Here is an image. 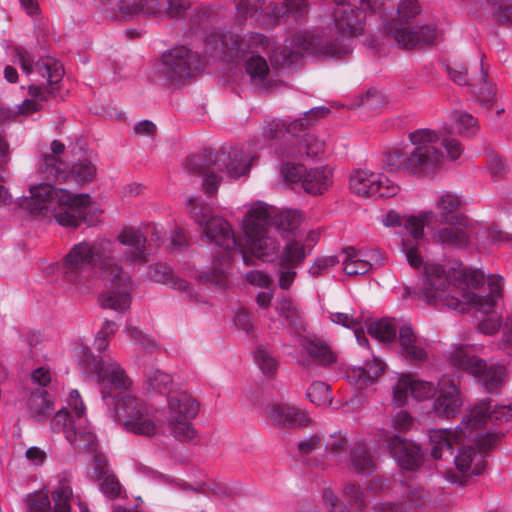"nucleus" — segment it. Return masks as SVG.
<instances>
[{
  "mask_svg": "<svg viewBox=\"0 0 512 512\" xmlns=\"http://www.w3.org/2000/svg\"><path fill=\"white\" fill-rule=\"evenodd\" d=\"M302 355L309 359L303 360V363L309 366L311 363L330 366L337 360V355L332 349L321 341L305 339L301 343Z\"/></svg>",
  "mask_w": 512,
  "mask_h": 512,
  "instance_id": "30",
  "label": "nucleus"
},
{
  "mask_svg": "<svg viewBox=\"0 0 512 512\" xmlns=\"http://www.w3.org/2000/svg\"><path fill=\"white\" fill-rule=\"evenodd\" d=\"M329 319L336 324L342 325L349 329H356L362 324L364 318L362 315L356 314L354 311L349 312H330Z\"/></svg>",
  "mask_w": 512,
  "mask_h": 512,
  "instance_id": "57",
  "label": "nucleus"
},
{
  "mask_svg": "<svg viewBox=\"0 0 512 512\" xmlns=\"http://www.w3.org/2000/svg\"><path fill=\"white\" fill-rule=\"evenodd\" d=\"M116 332V324L112 321L106 320L101 330L96 334L94 340V347L99 352H104L109 345V342Z\"/></svg>",
  "mask_w": 512,
  "mask_h": 512,
  "instance_id": "56",
  "label": "nucleus"
},
{
  "mask_svg": "<svg viewBox=\"0 0 512 512\" xmlns=\"http://www.w3.org/2000/svg\"><path fill=\"white\" fill-rule=\"evenodd\" d=\"M485 403V405L488 407V409L485 411V423L480 427V431H482V428L486 425L488 419L495 420V421H508L512 419V409L508 406H500L493 411H490L491 406L490 403L486 401H480L476 403L471 409L476 408L480 404Z\"/></svg>",
  "mask_w": 512,
  "mask_h": 512,
  "instance_id": "59",
  "label": "nucleus"
},
{
  "mask_svg": "<svg viewBox=\"0 0 512 512\" xmlns=\"http://www.w3.org/2000/svg\"><path fill=\"white\" fill-rule=\"evenodd\" d=\"M343 495L356 506L354 509H349L344 506L335 497L331 489H324L322 492V501L330 512H360L365 506L364 492L361 488L353 483H348L343 487Z\"/></svg>",
  "mask_w": 512,
  "mask_h": 512,
  "instance_id": "27",
  "label": "nucleus"
},
{
  "mask_svg": "<svg viewBox=\"0 0 512 512\" xmlns=\"http://www.w3.org/2000/svg\"><path fill=\"white\" fill-rule=\"evenodd\" d=\"M197 68L196 54L180 46L163 55L159 71L167 82L178 84L191 78Z\"/></svg>",
  "mask_w": 512,
  "mask_h": 512,
  "instance_id": "18",
  "label": "nucleus"
},
{
  "mask_svg": "<svg viewBox=\"0 0 512 512\" xmlns=\"http://www.w3.org/2000/svg\"><path fill=\"white\" fill-rule=\"evenodd\" d=\"M328 113L329 109L326 107H315L306 112L303 118L296 119L289 124L286 123V132L288 135L286 141L291 144L294 140L299 138L295 135L297 131H301L305 127L312 125L317 119L324 117Z\"/></svg>",
  "mask_w": 512,
  "mask_h": 512,
  "instance_id": "37",
  "label": "nucleus"
},
{
  "mask_svg": "<svg viewBox=\"0 0 512 512\" xmlns=\"http://www.w3.org/2000/svg\"><path fill=\"white\" fill-rule=\"evenodd\" d=\"M391 426L399 432L409 431L413 427V418L408 412L401 410L391 418Z\"/></svg>",
  "mask_w": 512,
  "mask_h": 512,
  "instance_id": "64",
  "label": "nucleus"
},
{
  "mask_svg": "<svg viewBox=\"0 0 512 512\" xmlns=\"http://www.w3.org/2000/svg\"><path fill=\"white\" fill-rule=\"evenodd\" d=\"M237 15L243 19L255 17L256 21L266 27H273L289 19L297 22L308 11L307 0H283L280 4L269 3L264 0H238L236 4Z\"/></svg>",
  "mask_w": 512,
  "mask_h": 512,
  "instance_id": "14",
  "label": "nucleus"
},
{
  "mask_svg": "<svg viewBox=\"0 0 512 512\" xmlns=\"http://www.w3.org/2000/svg\"><path fill=\"white\" fill-rule=\"evenodd\" d=\"M332 183V171L329 168H315L306 171L303 177L304 190L313 195L321 194Z\"/></svg>",
  "mask_w": 512,
  "mask_h": 512,
  "instance_id": "34",
  "label": "nucleus"
},
{
  "mask_svg": "<svg viewBox=\"0 0 512 512\" xmlns=\"http://www.w3.org/2000/svg\"><path fill=\"white\" fill-rule=\"evenodd\" d=\"M29 193L21 205L34 215L54 218L61 226L76 227L81 222L90 223L88 214L95 210L88 194L74 195L50 184L31 186Z\"/></svg>",
  "mask_w": 512,
  "mask_h": 512,
  "instance_id": "7",
  "label": "nucleus"
},
{
  "mask_svg": "<svg viewBox=\"0 0 512 512\" xmlns=\"http://www.w3.org/2000/svg\"><path fill=\"white\" fill-rule=\"evenodd\" d=\"M349 188L353 194L364 198L392 197L399 191L398 185L386 176L367 169H358L351 173Z\"/></svg>",
  "mask_w": 512,
  "mask_h": 512,
  "instance_id": "20",
  "label": "nucleus"
},
{
  "mask_svg": "<svg viewBox=\"0 0 512 512\" xmlns=\"http://www.w3.org/2000/svg\"><path fill=\"white\" fill-rule=\"evenodd\" d=\"M78 366L84 374L96 375L101 389L102 399L112 409V416L122 422L123 428L133 434L153 437L160 426L156 421L157 409L133 395L118 399L121 391L132 386L122 366L112 358L97 359L88 347L81 348L77 354Z\"/></svg>",
  "mask_w": 512,
  "mask_h": 512,
  "instance_id": "3",
  "label": "nucleus"
},
{
  "mask_svg": "<svg viewBox=\"0 0 512 512\" xmlns=\"http://www.w3.org/2000/svg\"><path fill=\"white\" fill-rule=\"evenodd\" d=\"M162 0H122L119 10L125 16H134L140 13L155 14L160 10Z\"/></svg>",
  "mask_w": 512,
  "mask_h": 512,
  "instance_id": "40",
  "label": "nucleus"
},
{
  "mask_svg": "<svg viewBox=\"0 0 512 512\" xmlns=\"http://www.w3.org/2000/svg\"><path fill=\"white\" fill-rule=\"evenodd\" d=\"M309 253L306 247L298 240L289 241L279 256V265L282 267H297Z\"/></svg>",
  "mask_w": 512,
  "mask_h": 512,
  "instance_id": "39",
  "label": "nucleus"
},
{
  "mask_svg": "<svg viewBox=\"0 0 512 512\" xmlns=\"http://www.w3.org/2000/svg\"><path fill=\"white\" fill-rule=\"evenodd\" d=\"M254 357L257 365L264 374L272 375L276 372L278 362L266 347H258Z\"/></svg>",
  "mask_w": 512,
  "mask_h": 512,
  "instance_id": "53",
  "label": "nucleus"
},
{
  "mask_svg": "<svg viewBox=\"0 0 512 512\" xmlns=\"http://www.w3.org/2000/svg\"><path fill=\"white\" fill-rule=\"evenodd\" d=\"M69 175L79 183L91 182L96 177V167L91 160L81 159L73 164Z\"/></svg>",
  "mask_w": 512,
  "mask_h": 512,
  "instance_id": "47",
  "label": "nucleus"
},
{
  "mask_svg": "<svg viewBox=\"0 0 512 512\" xmlns=\"http://www.w3.org/2000/svg\"><path fill=\"white\" fill-rule=\"evenodd\" d=\"M185 168L190 174L203 176L204 192L214 195L225 175L230 178L245 175L250 168V159L242 149L231 148L218 151L206 164L201 156H192L187 160Z\"/></svg>",
  "mask_w": 512,
  "mask_h": 512,
  "instance_id": "10",
  "label": "nucleus"
},
{
  "mask_svg": "<svg viewBox=\"0 0 512 512\" xmlns=\"http://www.w3.org/2000/svg\"><path fill=\"white\" fill-rule=\"evenodd\" d=\"M333 23L335 38L320 39L310 32L295 34L287 40L283 48L274 49L272 61L282 67H289L297 62L302 51H310L323 57L342 58L352 51L350 39L363 30L365 14L356 10L345 0H334ZM331 37H334L332 35Z\"/></svg>",
  "mask_w": 512,
  "mask_h": 512,
  "instance_id": "4",
  "label": "nucleus"
},
{
  "mask_svg": "<svg viewBox=\"0 0 512 512\" xmlns=\"http://www.w3.org/2000/svg\"><path fill=\"white\" fill-rule=\"evenodd\" d=\"M72 488L67 480L59 481L58 487L52 493L55 512H71Z\"/></svg>",
  "mask_w": 512,
  "mask_h": 512,
  "instance_id": "44",
  "label": "nucleus"
},
{
  "mask_svg": "<svg viewBox=\"0 0 512 512\" xmlns=\"http://www.w3.org/2000/svg\"><path fill=\"white\" fill-rule=\"evenodd\" d=\"M464 399L460 388L452 383L441 381L437 397L433 402V411L439 418H454L456 417L463 406Z\"/></svg>",
  "mask_w": 512,
  "mask_h": 512,
  "instance_id": "24",
  "label": "nucleus"
},
{
  "mask_svg": "<svg viewBox=\"0 0 512 512\" xmlns=\"http://www.w3.org/2000/svg\"><path fill=\"white\" fill-rule=\"evenodd\" d=\"M148 277L154 282L163 283L175 290L190 293L189 283L174 275L173 271L165 264H155L150 267Z\"/></svg>",
  "mask_w": 512,
  "mask_h": 512,
  "instance_id": "35",
  "label": "nucleus"
},
{
  "mask_svg": "<svg viewBox=\"0 0 512 512\" xmlns=\"http://www.w3.org/2000/svg\"><path fill=\"white\" fill-rule=\"evenodd\" d=\"M302 220L298 210H277L262 201L251 204L242 220L251 255L261 258L274 254L278 249L277 240L269 234V225H273L283 237H288L299 228Z\"/></svg>",
  "mask_w": 512,
  "mask_h": 512,
  "instance_id": "6",
  "label": "nucleus"
},
{
  "mask_svg": "<svg viewBox=\"0 0 512 512\" xmlns=\"http://www.w3.org/2000/svg\"><path fill=\"white\" fill-rule=\"evenodd\" d=\"M346 461L348 469L361 476L371 475L377 467L372 449L364 440L356 441L350 446Z\"/></svg>",
  "mask_w": 512,
  "mask_h": 512,
  "instance_id": "26",
  "label": "nucleus"
},
{
  "mask_svg": "<svg viewBox=\"0 0 512 512\" xmlns=\"http://www.w3.org/2000/svg\"><path fill=\"white\" fill-rule=\"evenodd\" d=\"M446 226L437 229L432 238L444 246L457 249L466 248L474 235V223L469 219H460L455 222L444 223Z\"/></svg>",
  "mask_w": 512,
  "mask_h": 512,
  "instance_id": "21",
  "label": "nucleus"
},
{
  "mask_svg": "<svg viewBox=\"0 0 512 512\" xmlns=\"http://www.w3.org/2000/svg\"><path fill=\"white\" fill-rule=\"evenodd\" d=\"M265 413L272 424L278 427L293 429L311 423V418L305 410L288 403L268 405Z\"/></svg>",
  "mask_w": 512,
  "mask_h": 512,
  "instance_id": "22",
  "label": "nucleus"
},
{
  "mask_svg": "<svg viewBox=\"0 0 512 512\" xmlns=\"http://www.w3.org/2000/svg\"><path fill=\"white\" fill-rule=\"evenodd\" d=\"M450 78L458 85H468L470 92L476 96L477 102L491 109L495 101L493 85L488 81V72L481 59L480 70L477 75L467 77V69L463 64H453L447 67Z\"/></svg>",
  "mask_w": 512,
  "mask_h": 512,
  "instance_id": "19",
  "label": "nucleus"
},
{
  "mask_svg": "<svg viewBox=\"0 0 512 512\" xmlns=\"http://www.w3.org/2000/svg\"><path fill=\"white\" fill-rule=\"evenodd\" d=\"M446 357L452 366L477 378L489 391L502 383L503 368L494 364L488 365L484 360L472 354L467 346H451L446 352Z\"/></svg>",
  "mask_w": 512,
  "mask_h": 512,
  "instance_id": "17",
  "label": "nucleus"
},
{
  "mask_svg": "<svg viewBox=\"0 0 512 512\" xmlns=\"http://www.w3.org/2000/svg\"><path fill=\"white\" fill-rule=\"evenodd\" d=\"M118 241L119 244L110 240L76 244L65 257L62 269L65 279L81 289L88 282L92 270L98 267L104 284L99 296L101 307L125 312L130 308L134 285L131 277L114 260L122 252L127 262H146V239L139 230L125 228Z\"/></svg>",
  "mask_w": 512,
  "mask_h": 512,
  "instance_id": "1",
  "label": "nucleus"
},
{
  "mask_svg": "<svg viewBox=\"0 0 512 512\" xmlns=\"http://www.w3.org/2000/svg\"><path fill=\"white\" fill-rule=\"evenodd\" d=\"M343 254V270L349 276L363 275L373 266H381L384 261L378 250H356L354 247H347Z\"/></svg>",
  "mask_w": 512,
  "mask_h": 512,
  "instance_id": "23",
  "label": "nucleus"
},
{
  "mask_svg": "<svg viewBox=\"0 0 512 512\" xmlns=\"http://www.w3.org/2000/svg\"><path fill=\"white\" fill-rule=\"evenodd\" d=\"M276 311L279 316L286 319L290 325L297 327L300 324V313L296 304L287 297H284L276 305Z\"/></svg>",
  "mask_w": 512,
  "mask_h": 512,
  "instance_id": "51",
  "label": "nucleus"
},
{
  "mask_svg": "<svg viewBox=\"0 0 512 512\" xmlns=\"http://www.w3.org/2000/svg\"><path fill=\"white\" fill-rule=\"evenodd\" d=\"M100 489L110 499H115L121 494V485L115 475L103 470L99 475Z\"/></svg>",
  "mask_w": 512,
  "mask_h": 512,
  "instance_id": "54",
  "label": "nucleus"
},
{
  "mask_svg": "<svg viewBox=\"0 0 512 512\" xmlns=\"http://www.w3.org/2000/svg\"><path fill=\"white\" fill-rule=\"evenodd\" d=\"M281 173L285 181L291 183L301 182L303 184V177L306 170L303 165L300 164H286L281 169Z\"/></svg>",
  "mask_w": 512,
  "mask_h": 512,
  "instance_id": "63",
  "label": "nucleus"
},
{
  "mask_svg": "<svg viewBox=\"0 0 512 512\" xmlns=\"http://www.w3.org/2000/svg\"><path fill=\"white\" fill-rule=\"evenodd\" d=\"M408 140L410 147L390 152L384 159L390 170L401 171L408 176H427L440 169L444 158L439 147L440 141L450 160H457L464 151L459 140L443 137L440 132L428 128L410 132Z\"/></svg>",
  "mask_w": 512,
  "mask_h": 512,
  "instance_id": "5",
  "label": "nucleus"
},
{
  "mask_svg": "<svg viewBox=\"0 0 512 512\" xmlns=\"http://www.w3.org/2000/svg\"><path fill=\"white\" fill-rule=\"evenodd\" d=\"M245 69L255 83L264 81L269 73L266 60L258 54L252 55L246 60Z\"/></svg>",
  "mask_w": 512,
  "mask_h": 512,
  "instance_id": "46",
  "label": "nucleus"
},
{
  "mask_svg": "<svg viewBox=\"0 0 512 512\" xmlns=\"http://www.w3.org/2000/svg\"><path fill=\"white\" fill-rule=\"evenodd\" d=\"M205 53L226 62L239 61L247 55H257L269 48L268 38L260 33L240 35L233 32L213 30L205 39Z\"/></svg>",
  "mask_w": 512,
  "mask_h": 512,
  "instance_id": "11",
  "label": "nucleus"
},
{
  "mask_svg": "<svg viewBox=\"0 0 512 512\" xmlns=\"http://www.w3.org/2000/svg\"><path fill=\"white\" fill-rule=\"evenodd\" d=\"M202 227L205 237L211 243L223 249L202 277L216 288L226 289L230 283L229 274L233 255L239 252L245 264H250L248 254H251V252L248 250L247 238L245 237L244 244L238 243L229 222L219 216L210 217Z\"/></svg>",
  "mask_w": 512,
  "mask_h": 512,
  "instance_id": "8",
  "label": "nucleus"
},
{
  "mask_svg": "<svg viewBox=\"0 0 512 512\" xmlns=\"http://www.w3.org/2000/svg\"><path fill=\"white\" fill-rule=\"evenodd\" d=\"M339 262L336 256H322L315 259L309 269V273L318 276L321 273L333 268Z\"/></svg>",
  "mask_w": 512,
  "mask_h": 512,
  "instance_id": "62",
  "label": "nucleus"
},
{
  "mask_svg": "<svg viewBox=\"0 0 512 512\" xmlns=\"http://www.w3.org/2000/svg\"><path fill=\"white\" fill-rule=\"evenodd\" d=\"M199 412V404L186 392L168 394L167 427L171 435L181 442H194L198 433L191 420Z\"/></svg>",
  "mask_w": 512,
  "mask_h": 512,
  "instance_id": "16",
  "label": "nucleus"
},
{
  "mask_svg": "<svg viewBox=\"0 0 512 512\" xmlns=\"http://www.w3.org/2000/svg\"><path fill=\"white\" fill-rule=\"evenodd\" d=\"M147 384L151 390L163 394L170 390L172 378L169 374L159 369H152L147 374Z\"/></svg>",
  "mask_w": 512,
  "mask_h": 512,
  "instance_id": "50",
  "label": "nucleus"
},
{
  "mask_svg": "<svg viewBox=\"0 0 512 512\" xmlns=\"http://www.w3.org/2000/svg\"><path fill=\"white\" fill-rule=\"evenodd\" d=\"M399 344L402 355L411 362L418 363L427 359V352L421 345L410 326L399 328Z\"/></svg>",
  "mask_w": 512,
  "mask_h": 512,
  "instance_id": "32",
  "label": "nucleus"
},
{
  "mask_svg": "<svg viewBox=\"0 0 512 512\" xmlns=\"http://www.w3.org/2000/svg\"><path fill=\"white\" fill-rule=\"evenodd\" d=\"M16 62L20 65L22 71L27 75L40 76L45 79L49 87L42 85H29L28 94L31 98L25 99L17 110H12L16 115H29L40 111L43 103L55 93L54 85L58 84L64 75L62 64L52 57H44L34 61L31 53L23 48L16 49Z\"/></svg>",
  "mask_w": 512,
  "mask_h": 512,
  "instance_id": "9",
  "label": "nucleus"
},
{
  "mask_svg": "<svg viewBox=\"0 0 512 512\" xmlns=\"http://www.w3.org/2000/svg\"><path fill=\"white\" fill-rule=\"evenodd\" d=\"M324 149V141L313 134H304L289 144V147L280 148L279 154L286 157H317L324 153Z\"/></svg>",
  "mask_w": 512,
  "mask_h": 512,
  "instance_id": "29",
  "label": "nucleus"
},
{
  "mask_svg": "<svg viewBox=\"0 0 512 512\" xmlns=\"http://www.w3.org/2000/svg\"><path fill=\"white\" fill-rule=\"evenodd\" d=\"M433 211H424L405 219L403 226L407 233L417 241L423 237L424 227L433 218Z\"/></svg>",
  "mask_w": 512,
  "mask_h": 512,
  "instance_id": "42",
  "label": "nucleus"
},
{
  "mask_svg": "<svg viewBox=\"0 0 512 512\" xmlns=\"http://www.w3.org/2000/svg\"><path fill=\"white\" fill-rule=\"evenodd\" d=\"M86 407L77 390H72L67 399V406L60 409L53 417V425L62 429L66 439L74 449H92L95 435L85 418Z\"/></svg>",
  "mask_w": 512,
  "mask_h": 512,
  "instance_id": "13",
  "label": "nucleus"
},
{
  "mask_svg": "<svg viewBox=\"0 0 512 512\" xmlns=\"http://www.w3.org/2000/svg\"><path fill=\"white\" fill-rule=\"evenodd\" d=\"M435 206L439 212L441 223H450L460 219H467L458 212L460 207L459 197L451 192L442 193L438 197Z\"/></svg>",
  "mask_w": 512,
  "mask_h": 512,
  "instance_id": "36",
  "label": "nucleus"
},
{
  "mask_svg": "<svg viewBox=\"0 0 512 512\" xmlns=\"http://www.w3.org/2000/svg\"><path fill=\"white\" fill-rule=\"evenodd\" d=\"M185 205L190 217L201 226L212 217V207L203 200L189 196L185 200Z\"/></svg>",
  "mask_w": 512,
  "mask_h": 512,
  "instance_id": "45",
  "label": "nucleus"
},
{
  "mask_svg": "<svg viewBox=\"0 0 512 512\" xmlns=\"http://www.w3.org/2000/svg\"><path fill=\"white\" fill-rule=\"evenodd\" d=\"M61 166L62 163L57 156L45 155L39 164V170L46 179H59L64 174Z\"/></svg>",
  "mask_w": 512,
  "mask_h": 512,
  "instance_id": "52",
  "label": "nucleus"
},
{
  "mask_svg": "<svg viewBox=\"0 0 512 512\" xmlns=\"http://www.w3.org/2000/svg\"><path fill=\"white\" fill-rule=\"evenodd\" d=\"M420 13V6L417 0H402L398 6L397 20L409 21Z\"/></svg>",
  "mask_w": 512,
  "mask_h": 512,
  "instance_id": "61",
  "label": "nucleus"
},
{
  "mask_svg": "<svg viewBox=\"0 0 512 512\" xmlns=\"http://www.w3.org/2000/svg\"><path fill=\"white\" fill-rule=\"evenodd\" d=\"M387 448L403 469L414 470L422 463L420 447L398 435L388 437Z\"/></svg>",
  "mask_w": 512,
  "mask_h": 512,
  "instance_id": "25",
  "label": "nucleus"
},
{
  "mask_svg": "<svg viewBox=\"0 0 512 512\" xmlns=\"http://www.w3.org/2000/svg\"><path fill=\"white\" fill-rule=\"evenodd\" d=\"M307 399L316 406H327L332 402L330 387L320 381L310 385L306 392Z\"/></svg>",
  "mask_w": 512,
  "mask_h": 512,
  "instance_id": "48",
  "label": "nucleus"
},
{
  "mask_svg": "<svg viewBox=\"0 0 512 512\" xmlns=\"http://www.w3.org/2000/svg\"><path fill=\"white\" fill-rule=\"evenodd\" d=\"M403 503H397L405 512L423 510L432 503V494L423 485L418 483L406 486L403 493Z\"/></svg>",
  "mask_w": 512,
  "mask_h": 512,
  "instance_id": "33",
  "label": "nucleus"
},
{
  "mask_svg": "<svg viewBox=\"0 0 512 512\" xmlns=\"http://www.w3.org/2000/svg\"><path fill=\"white\" fill-rule=\"evenodd\" d=\"M348 448V438L345 433L337 431L330 434L325 441V450L327 454L336 462L344 460V453Z\"/></svg>",
  "mask_w": 512,
  "mask_h": 512,
  "instance_id": "43",
  "label": "nucleus"
},
{
  "mask_svg": "<svg viewBox=\"0 0 512 512\" xmlns=\"http://www.w3.org/2000/svg\"><path fill=\"white\" fill-rule=\"evenodd\" d=\"M384 371V363L374 358L372 361L367 362L363 367L355 368L352 371V377L356 379L357 385L360 388L366 387L374 383Z\"/></svg>",
  "mask_w": 512,
  "mask_h": 512,
  "instance_id": "38",
  "label": "nucleus"
},
{
  "mask_svg": "<svg viewBox=\"0 0 512 512\" xmlns=\"http://www.w3.org/2000/svg\"><path fill=\"white\" fill-rule=\"evenodd\" d=\"M485 282L486 276L482 271L464 267L462 264L444 268L437 263H426L422 295L430 305L444 306L459 312L474 310L484 315H492L481 321L478 328L484 334L493 335L501 326L500 319L493 313L502 297L503 278L498 275L490 276L489 292L483 295L479 290Z\"/></svg>",
  "mask_w": 512,
  "mask_h": 512,
  "instance_id": "2",
  "label": "nucleus"
},
{
  "mask_svg": "<svg viewBox=\"0 0 512 512\" xmlns=\"http://www.w3.org/2000/svg\"><path fill=\"white\" fill-rule=\"evenodd\" d=\"M435 37V29L430 26L402 27L394 31L396 43L404 49H413L422 44H429Z\"/></svg>",
  "mask_w": 512,
  "mask_h": 512,
  "instance_id": "28",
  "label": "nucleus"
},
{
  "mask_svg": "<svg viewBox=\"0 0 512 512\" xmlns=\"http://www.w3.org/2000/svg\"><path fill=\"white\" fill-rule=\"evenodd\" d=\"M369 334L383 343H391L394 341L397 332L396 323L388 318H383L377 322H373L368 327Z\"/></svg>",
  "mask_w": 512,
  "mask_h": 512,
  "instance_id": "41",
  "label": "nucleus"
},
{
  "mask_svg": "<svg viewBox=\"0 0 512 512\" xmlns=\"http://www.w3.org/2000/svg\"><path fill=\"white\" fill-rule=\"evenodd\" d=\"M410 376H402L393 390V402L396 406H404L410 395Z\"/></svg>",
  "mask_w": 512,
  "mask_h": 512,
  "instance_id": "60",
  "label": "nucleus"
},
{
  "mask_svg": "<svg viewBox=\"0 0 512 512\" xmlns=\"http://www.w3.org/2000/svg\"><path fill=\"white\" fill-rule=\"evenodd\" d=\"M452 121L461 135H474L479 128L477 119L466 112L454 111L452 113Z\"/></svg>",
  "mask_w": 512,
  "mask_h": 512,
  "instance_id": "49",
  "label": "nucleus"
},
{
  "mask_svg": "<svg viewBox=\"0 0 512 512\" xmlns=\"http://www.w3.org/2000/svg\"><path fill=\"white\" fill-rule=\"evenodd\" d=\"M485 403L474 409H468L460 424L454 429L438 428L428 432L429 450L432 458L441 460L446 454H451L453 446L472 437L473 429L480 428L485 423Z\"/></svg>",
  "mask_w": 512,
  "mask_h": 512,
  "instance_id": "15",
  "label": "nucleus"
},
{
  "mask_svg": "<svg viewBox=\"0 0 512 512\" xmlns=\"http://www.w3.org/2000/svg\"><path fill=\"white\" fill-rule=\"evenodd\" d=\"M29 512H50L51 505L48 494L43 491L35 492L27 496Z\"/></svg>",
  "mask_w": 512,
  "mask_h": 512,
  "instance_id": "58",
  "label": "nucleus"
},
{
  "mask_svg": "<svg viewBox=\"0 0 512 512\" xmlns=\"http://www.w3.org/2000/svg\"><path fill=\"white\" fill-rule=\"evenodd\" d=\"M410 395L419 401L430 399L436 394V389L431 382L414 380L410 376Z\"/></svg>",
  "mask_w": 512,
  "mask_h": 512,
  "instance_id": "55",
  "label": "nucleus"
},
{
  "mask_svg": "<svg viewBox=\"0 0 512 512\" xmlns=\"http://www.w3.org/2000/svg\"><path fill=\"white\" fill-rule=\"evenodd\" d=\"M498 441V436L490 432L480 431V428L473 429L472 437L466 438L457 444V453L454 457V464L460 475L449 472L447 480L463 485L466 477L479 475L486 466L485 453L489 451Z\"/></svg>",
  "mask_w": 512,
  "mask_h": 512,
  "instance_id": "12",
  "label": "nucleus"
},
{
  "mask_svg": "<svg viewBox=\"0 0 512 512\" xmlns=\"http://www.w3.org/2000/svg\"><path fill=\"white\" fill-rule=\"evenodd\" d=\"M54 400L43 389H36L27 399V414L37 422H41L54 412Z\"/></svg>",
  "mask_w": 512,
  "mask_h": 512,
  "instance_id": "31",
  "label": "nucleus"
}]
</instances>
